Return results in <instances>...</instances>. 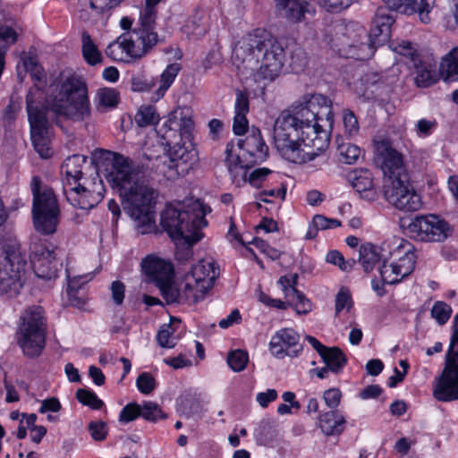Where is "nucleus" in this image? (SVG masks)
I'll return each mask as SVG.
<instances>
[{
  "instance_id": "nucleus-29",
  "label": "nucleus",
  "mask_w": 458,
  "mask_h": 458,
  "mask_svg": "<svg viewBox=\"0 0 458 458\" xmlns=\"http://www.w3.org/2000/svg\"><path fill=\"white\" fill-rule=\"evenodd\" d=\"M161 293L167 303H179V304H193L195 303V295H190L187 293L182 284L180 281L174 283L169 281L167 284L162 287Z\"/></svg>"
},
{
  "instance_id": "nucleus-24",
  "label": "nucleus",
  "mask_w": 458,
  "mask_h": 458,
  "mask_svg": "<svg viewBox=\"0 0 458 458\" xmlns=\"http://www.w3.org/2000/svg\"><path fill=\"white\" fill-rule=\"evenodd\" d=\"M278 14L292 22L301 21L310 13L306 0H275Z\"/></svg>"
},
{
  "instance_id": "nucleus-50",
  "label": "nucleus",
  "mask_w": 458,
  "mask_h": 458,
  "mask_svg": "<svg viewBox=\"0 0 458 458\" xmlns=\"http://www.w3.org/2000/svg\"><path fill=\"white\" fill-rule=\"evenodd\" d=\"M451 307L444 301H437L431 309V316L439 325H444L450 318Z\"/></svg>"
},
{
  "instance_id": "nucleus-28",
  "label": "nucleus",
  "mask_w": 458,
  "mask_h": 458,
  "mask_svg": "<svg viewBox=\"0 0 458 458\" xmlns=\"http://www.w3.org/2000/svg\"><path fill=\"white\" fill-rule=\"evenodd\" d=\"M415 70V83L420 88H428L438 81L435 64L421 58L411 65Z\"/></svg>"
},
{
  "instance_id": "nucleus-26",
  "label": "nucleus",
  "mask_w": 458,
  "mask_h": 458,
  "mask_svg": "<svg viewBox=\"0 0 458 458\" xmlns=\"http://www.w3.org/2000/svg\"><path fill=\"white\" fill-rule=\"evenodd\" d=\"M123 0H79L76 11L80 20L89 21L92 13H100L107 8L117 5Z\"/></svg>"
},
{
  "instance_id": "nucleus-54",
  "label": "nucleus",
  "mask_w": 458,
  "mask_h": 458,
  "mask_svg": "<svg viewBox=\"0 0 458 458\" xmlns=\"http://www.w3.org/2000/svg\"><path fill=\"white\" fill-rule=\"evenodd\" d=\"M157 340L163 348H173L175 346V338L173 336L171 325H163L157 333Z\"/></svg>"
},
{
  "instance_id": "nucleus-20",
  "label": "nucleus",
  "mask_w": 458,
  "mask_h": 458,
  "mask_svg": "<svg viewBox=\"0 0 458 458\" xmlns=\"http://www.w3.org/2000/svg\"><path fill=\"white\" fill-rule=\"evenodd\" d=\"M141 270L149 281L155 282L160 291L174 277V266L169 260L156 255H148L141 260Z\"/></svg>"
},
{
  "instance_id": "nucleus-1",
  "label": "nucleus",
  "mask_w": 458,
  "mask_h": 458,
  "mask_svg": "<svg viewBox=\"0 0 458 458\" xmlns=\"http://www.w3.org/2000/svg\"><path fill=\"white\" fill-rule=\"evenodd\" d=\"M321 115L332 120L331 101L321 94L311 95L293 113L284 110L279 114L274 124L273 140L284 159L303 164L315 158L317 154L309 149L327 138L318 123Z\"/></svg>"
},
{
  "instance_id": "nucleus-16",
  "label": "nucleus",
  "mask_w": 458,
  "mask_h": 458,
  "mask_svg": "<svg viewBox=\"0 0 458 458\" xmlns=\"http://www.w3.org/2000/svg\"><path fill=\"white\" fill-rule=\"evenodd\" d=\"M408 233L420 242H442L449 234L448 224L435 215L418 216L409 224Z\"/></svg>"
},
{
  "instance_id": "nucleus-40",
  "label": "nucleus",
  "mask_w": 458,
  "mask_h": 458,
  "mask_svg": "<svg viewBox=\"0 0 458 458\" xmlns=\"http://www.w3.org/2000/svg\"><path fill=\"white\" fill-rule=\"evenodd\" d=\"M192 150H189L184 145L175 144L170 150L169 157L182 167L191 168V163L194 158Z\"/></svg>"
},
{
  "instance_id": "nucleus-7",
  "label": "nucleus",
  "mask_w": 458,
  "mask_h": 458,
  "mask_svg": "<svg viewBox=\"0 0 458 458\" xmlns=\"http://www.w3.org/2000/svg\"><path fill=\"white\" fill-rule=\"evenodd\" d=\"M119 196L123 210L135 221L138 233L147 234L155 232L156 223L152 210L154 190L140 179L120 190Z\"/></svg>"
},
{
  "instance_id": "nucleus-14",
  "label": "nucleus",
  "mask_w": 458,
  "mask_h": 458,
  "mask_svg": "<svg viewBox=\"0 0 458 458\" xmlns=\"http://www.w3.org/2000/svg\"><path fill=\"white\" fill-rule=\"evenodd\" d=\"M383 196L390 205L405 212L416 211L421 206L420 197L411 186L408 174L384 179Z\"/></svg>"
},
{
  "instance_id": "nucleus-39",
  "label": "nucleus",
  "mask_w": 458,
  "mask_h": 458,
  "mask_svg": "<svg viewBox=\"0 0 458 458\" xmlns=\"http://www.w3.org/2000/svg\"><path fill=\"white\" fill-rule=\"evenodd\" d=\"M181 66L179 64L174 63L169 64L165 70L162 72L160 76V85L157 90L158 98L163 97L165 92L169 89V87L174 82L175 77L177 76Z\"/></svg>"
},
{
  "instance_id": "nucleus-17",
  "label": "nucleus",
  "mask_w": 458,
  "mask_h": 458,
  "mask_svg": "<svg viewBox=\"0 0 458 458\" xmlns=\"http://www.w3.org/2000/svg\"><path fill=\"white\" fill-rule=\"evenodd\" d=\"M56 250V248H49L38 243H33L30 246V262L38 277L48 281L57 277L63 262L57 258Z\"/></svg>"
},
{
  "instance_id": "nucleus-9",
  "label": "nucleus",
  "mask_w": 458,
  "mask_h": 458,
  "mask_svg": "<svg viewBox=\"0 0 458 458\" xmlns=\"http://www.w3.org/2000/svg\"><path fill=\"white\" fill-rule=\"evenodd\" d=\"M32 219L36 231L42 234H52L59 223L60 208L53 189L43 184L39 177L31 181Z\"/></svg>"
},
{
  "instance_id": "nucleus-42",
  "label": "nucleus",
  "mask_w": 458,
  "mask_h": 458,
  "mask_svg": "<svg viewBox=\"0 0 458 458\" xmlns=\"http://www.w3.org/2000/svg\"><path fill=\"white\" fill-rule=\"evenodd\" d=\"M158 120V114L156 113V109L152 106H140L135 115V122L140 127L155 124Z\"/></svg>"
},
{
  "instance_id": "nucleus-2",
  "label": "nucleus",
  "mask_w": 458,
  "mask_h": 458,
  "mask_svg": "<svg viewBox=\"0 0 458 458\" xmlns=\"http://www.w3.org/2000/svg\"><path fill=\"white\" fill-rule=\"evenodd\" d=\"M37 92L38 89H30L26 97L30 136L40 157L49 158L53 154L50 148V121L57 123L61 116L78 122L88 118L91 111L88 87L81 77L68 76L40 106L34 103L33 98Z\"/></svg>"
},
{
  "instance_id": "nucleus-58",
  "label": "nucleus",
  "mask_w": 458,
  "mask_h": 458,
  "mask_svg": "<svg viewBox=\"0 0 458 458\" xmlns=\"http://www.w3.org/2000/svg\"><path fill=\"white\" fill-rule=\"evenodd\" d=\"M136 385L140 393L148 394L156 388V380L150 373L143 372L139 375Z\"/></svg>"
},
{
  "instance_id": "nucleus-41",
  "label": "nucleus",
  "mask_w": 458,
  "mask_h": 458,
  "mask_svg": "<svg viewBox=\"0 0 458 458\" xmlns=\"http://www.w3.org/2000/svg\"><path fill=\"white\" fill-rule=\"evenodd\" d=\"M390 47L397 54L410 60L411 65L420 59V55L414 46L409 42L402 40L399 43H390Z\"/></svg>"
},
{
  "instance_id": "nucleus-8",
  "label": "nucleus",
  "mask_w": 458,
  "mask_h": 458,
  "mask_svg": "<svg viewBox=\"0 0 458 458\" xmlns=\"http://www.w3.org/2000/svg\"><path fill=\"white\" fill-rule=\"evenodd\" d=\"M92 161L98 173L103 174L106 181L118 193L140 179V173L133 162L123 155L105 150H95Z\"/></svg>"
},
{
  "instance_id": "nucleus-57",
  "label": "nucleus",
  "mask_w": 458,
  "mask_h": 458,
  "mask_svg": "<svg viewBox=\"0 0 458 458\" xmlns=\"http://www.w3.org/2000/svg\"><path fill=\"white\" fill-rule=\"evenodd\" d=\"M326 260L338 266L340 269L347 271L352 268L355 264L354 259L344 260V256L337 250H331L327 253Z\"/></svg>"
},
{
  "instance_id": "nucleus-55",
  "label": "nucleus",
  "mask_w": 458,
  "mask_h": 458,
  "mask_svg": "<svg viewBox=\"0 0 458 458\" xmlns=\"http://www.w3.org/2000/svg\"><path fill=\"white\" fill-rule=\"evenodd\" d=\"M343 122L344 132L349 137H353L359 132V123L353 112L349 109L344 111Z\"/></svg>"
},
{
  "instance_id": "nucleus-52",
  "label": "nucleus",
  "mask_w": 458,
  "mask_h": 458,
  "mask_svg": "<svg viewBox=\"0 0 458 458\" xmlns=\"http://www.w3.org/2000/svg\"><path fill=\"white\" fill-rule=\"evenodd\" d=\"M185 29L188 33H191L195 36H202L206 32V28L203 22L202 13H196L191 17L185 24Z\"/></svg>"
},
{
  "instance_id": "nucleus-47",
  "label": "nucleus",
  "mask_w": 458,
  "mask_h": 458,
  "mask_svg": "<svg viewBox=\"0 0 458 458\" xmlns=\"http://www.w3.org/2000/svg\"><path fill=\"white\" fill-rule=\"evenodd\" d=\"M76 398L82 404L89 406L95 410H99L104 405L102 400H100L94 392L87 389H78L76 392Z\"/></svg>"
},
{
  "instance_id": "nucleus-31",
  "label": "nucleus",
  "mask_w": 458,
  "mask_h": 458,
  "mask_svg": "<svg viewBox=\"0 0 458 458\" xmlns=\"http://www.w3.org/2000/svg\"><path fill=\"white\" fill-rule=\"evenodd\" d=\"M87 156L72 155L67 157L62 166L69 186L76 184L82 179V166L87 162Z\"/></svg>"
},
{
  "instance_id": "nucleus-44",
  "label": "nucleus",
  "mask_w": 458,
  "mask_h": 458,
  "mask_svg": "<svg viewBox=\"0 0 458 458\" xmlns=\"http://www.w3.org/2000/svg\"><path fill=\"white\" fill-rule=\"evenodd\" d=\"M181 282L182 284V287H184V290H186L189 296L195 295V303L202 300L205 294L208 293L206 290L201 289L196 279H194L189 274H186L181 279Z\"/></svg>"
},
{
  "instance_id": "nucleus-15",
  "label": "nucleus",
  "mask_w": 458,
  "mask_h": 458,
  "mask_svg": "<svg viewBox=\"0 0 458 458\" xmlns=\"http://www.w3.org/2000/svg\"><path fill=\"white\" fill-rule=\"evenodd\" d=\"M105 187L98 176L92 180H85L82 183L70 185L64 188L66 199L73 207L81 209H91L104 198Z\"/></svg>"
},
{
  "instance_id": "nucleus-64",
  "label": "nucleus",
  "mask_w": 458,
  "mask_h": 458,
  "mask_svg": "<svg viewBox=\"0 0 458 458\" xmlns=\"http://www.w3.org/2000/svg\"><path fill=\"white\" fill-rule=\"evenodd\" d=\"M341 397V391L337 388L327 390L323 396L326 404L331 409H335L339 405Z\"/></svg>"
},
{
  "instance_id": "nucleus-49",
  "label": "nucleus",
  "mask_w": 458,
  "mask_h": 458,
  "mask_svg": "<svg viewBox=\"0 0 458 458\" xmlns=\"http://www.w3.org/2000/svg\"><path fill=\"white\" fill-rule=\"evenodd\" d=\"M308 64V57L305 51L301 47H295L291 52L290 66L298 73L302 72Z\"/></svg>"
},
{
  "instance_id": "nucleus-5",
  "label": "nucleus",
  "mask_w": 458,
  "mask_h": 458,
  "mask_svg": "<svg viewBox=\"0 0 458 458\" xmlns=\"http://www.w3.org/2000/svg\"><path fill=\"white\" fill-rule=\"evenodd\" d=\"M206 210L199 199H190L176 205L169 204L161 213L160 225L173 241L199 242L207 226Z\"/></svg>"
},
{
  "instance_id": "nucleus-4",
  "label": "nucleus",
  "mask_w": 458,
  "mask_h": 458,
  "mask_svg": "<svg viewBox=\"0 0 458 458\" xmlns=\"http://www.w3.org/2000/svg\"><path fill=\"white\" fill-rule=\"evenodd\" d=\"M161 0H146V6L140 12L139 26L121 35L116 41L108 45L106 55L114 60L123 61L119 54L125 53L127 57L139 59L145 55L157 42L155 31L157 10L156 4Z\"/></svg>"
},
{
  "instance_id": "nucleus-45",
  "label": "nucleus",
  "mask_w": 458,
  "mask_h": 458,
  "mask_svg": "<svg viewBox=\"0 0 458 458\" xmlns=\"http://www.w3.org/2000/svg\"><path fill=\"white\" fill-rule=\"evenodd\" d=\"M175 242V252L174 256L176 260L181 263H184L190 260L193 255L192 245L197 242L183 240L174 241Z\"/></svg>"
},
{
  "instance_id": "nucleus-18",
  "label": "nucleus",
  "mask_w": 458,
  "mask_h": 458,
  "mask_svg": "<svg viewBox=\"0 0 458 458\" xmlns=\"http://www.w3.org/2000/svg\"><path fill=\"white\" fill-rule=\"evenodd\" d=\"M395 21L394 16L389 13L386 7H378L376 11L372 24L369 35V43H360L359 46L360 50L364 51L368 49L369 53L367 55H357L358 58H365L373 55L371 47H376L377 46L384 45L389 42L391 37V28Z\"/></svg>"
},
{
  "instance_id": "nucleus-3",
  "label": "nucleus",
  "mask_w": 458,
  "mask_h": 458,
  "mask_svg": "<svg viewBox=\"0 0 458 458\" xmlns=\"http://www.w3.org/2000/svg\"><path fill=\"white\" fill-rule=\"evenodd\" d=\"M284 49L264 31L250 33L235 45L232 62L240 73L255 81H273L281 72L284 62Z\"/></svg>"
},
{
  "instance_id": "nucleus-38",
  "label": "nucleus",
  "mask_w": 458,
  "mask_h": 458,
  "mask_svg": "<svg viewBox=\"0 0 458 458\" xmlns=\"http://www.w3.org/2000/svg\"><path fill=\"white\" fill-rule=\"evenodd\" d=\"M82 54L86 62L90 65H95L101 62V54L96 45L93 43L90 35L84 31L81 35Z\"/></svg>"
},
{
  "instance_id": "nucleus-36",
  "label": "nucleus",
  "mask_w": 458,
  "mask_h": 458,
  "mask_svg": "<svg viewBox=\"0 0 458 458\" xmlns=\"http://www.w3.org/2000/svg\"><path fill=\"white\" fill-rule=\"evenodd\" d=\"M156 169L168 181H174L188 172V167H182V164L175 163L169 157L160 160Z\"/></svg>"
},
{
  "instance_id": "nucleus-6",
  "label": "nucleus",
  "mask_w": 458,
  "mask_h": 458,
  "mask_svg": "<svg viewBox=\"0 0 458 458\" xmlns=\"http://www.w3.org/2000/svg\"><path fill=\"white\" fill-rule=\"evenodd\" d=\"M382 251L379 272L384 284H397L413 272L417 256L410 242L402 238L386 240L382 243Z\"/></svg>"
},
{
  "instance_id": "nucleus-33",
  "label": "nucleus",
  "mask_w": 458,
  "mask_h": 458,
  "mask_svg": "<svg viewBox=\"0 0 458 458\" xmlns=\"http://www.w3.org/2000/svg\"><path fill=\"white\" fill-rule=\"evenodd\" d=\"M319 356L330 369V371L335 374H339L347 363V358L343 351L338 347H327Z\"/></svg>"
},
{
  "instance_id": "nucleus-13",
  "label": "nucleus",
  "mask_w": 458,
  "mask_h": 458,
  "mask_svg": "<svg viewBox=\"0 0 458 458\" xmlns=\"http://www.w3.org/2000/svg\"><path fill=\"white\" fill-rule=\"evenodd\" d=\"M238 146L245 153L243 158L245 161H242L238 156L233 157L232 151L233 148V143L228 142L225 148V163L227 165L230 173H233L237 165L242 167L253 166L257 164L262 163L267 157L268 148L262 139L261 131L259 129L252 127L250 134L242 140L238 141Z\"/></svg>"
},
{
  "instance_id": "nucleus-34",
  "label": "nucleus",
  "mask_w": 458,
  "mask_h": 458,
  "mask_svg": "<svg viewBox=\"0 0 458 458\" xmlns=\"http://www.w3.org/2000/svg\"><path fill=\"white\" fill-rule=\"evenodd\" d=\"M120 101V93L114 88L98 89L96 94V109L104 113L115 108Z\"/></svg>"
},
{
  "instance_id": "nucleus-10",
  "label": "nucleus",
  "mask_w": 458,
  "mask_h": 458,
  "mask_svg": "<svg viewBox=\"0 0 458 458\" xmlns=\"http://www.w3.org/2000/svg\"><path fill=\"white\" fill-rule=\"evenodd\" d=\"M47 322L40 306L29 307L21 316L17 341L23 353L34 358L43 351L46 344Z\"/></svg>"
},
{
  "instance_id": "nucleus-56",
  "label": "nucleus",
  "mask_w": 458,
  "mask_h": 458,
  "mask_svg": "<svg viewBox=\"0 0 458 458\" xmlns=\"http://www.w3.org/2000/svg\"><path fill=\"white\" fill-rule=\"evenodd\" d=\"M141 406L137 403H131L125 405L119 415L121 423H128L140 416Z\"/></svg>"
},
{
  "instance_id": "nucleus-53",
  "label": "nucleus",
  "mask_w": 458,
  "mask_h": 458,
  "mask_svg": "<svg viewBox=\"0 0 458 458\" xmlns=\"http://www.w3.org/2000/svg\"><path fill=\"white\" fill-rule=\"evenodd\" d=\"M288 305L294 308L298 314H308L311 311V302L301 292H299L293 299H289Z\"/></svg>"
},
{
  "instance_id": "nucleus-37",
  "label": "nucleus",
  "mask_w": 458,
  "mask_h": 458,
  "mask_svg": "<svg viewBox=\"0 0 458 458\" xmlns=\"http://www.w3.org/2000/svg\"><path fill=\"white\" fill-rule=\"evenodd\" d=\"M458 47H454L440 64V72L445 76V80H458V55L455 52Z\"/></svg>"
},
{
  "instance_id": "nucleus-48",
  "label": "nucleus",
  "mask_w": 458,
  "mask_h": 458,
  "mask_svg": "<svg viewBox=\"0 0 458 458\" xmlns=\"http://www.w3.org/2000/svg\"><path fill=\"white\" fill-rule=\"evenodd\" d=\"M338 150L343 160L346 164H353L360 156V148L350 142L338 143Z\"/></svg>"
},
{
  "instance_id": "nucleus-30",
  "label": "nucleus",
  "mask_w": 458,
  "mask_h": 458,
  "mask_svg": "<svg viewBox=\"0 0 458 458\" xmlns=\"http://www.w3.org/2000/svg\"><path fill=\"white\" fill-rule=\"evenodd\" d=\"M352 187L368 201H374L377 197V191L374 188L372 174L368 170H361L352 178Z\"/></svg>"
},
{
  "instance_id": "nucleus-46",
  "label": "nucleus",
  "mask_w": 458,
  "mask_h": 458,
  "mask_svg": "<svg viewBox=\"0 0 458 458\" xmlns=\"http://www.w3.org/2000/svg\"><path fill=\"white\" fill-rule=\"evenodd\" d=\"M297 282V274L283 276L279 278L278 284L281 285L282 291L284 293V298L286 300L291 298L293 299L294 296L300 292L296 289Z\"/></svg>"
},
{
  "instance_id": "nucleus-63",
  "label": "nucleus",
  "mask_w": 458,
  "mask_h": 458,
  "mask_svg": "<svg viewBox=\"0 0 458 458\" xmlns=\"http://www.w3.org/2000/svg\"><path fill=\"white\" fill-rule=\"evenodd\" d=\"M313 224L319 230H327L341 226L342 223L340 220L335 218H327L322 215H316L313 216Z\"/></svg>"
},
{
  "instance_id": "nucleus-51",
  "label": "nucleus",
  "mask_w": 458,
  "mask_h": 458,
  "mask_svg": "<svg viewBox=\"0 0 458 458\" xmlns=\"http://www.w3.org/2000/svg\"><path fill=\"white\" fill-rule=\"evenodd\" d=\"M140 416L146 420L155 422L159 418L165 419L166 416L162 412L159 406L152 402H145L141 406Z\"/></svg>"
},
{
  "instance_id": "nucleus-12",
  "label": "nucleus",
  "mask_w": 458,
  "mask_h": 458,
  "mask_svg": "<svg viewBox=\"0 0 458 458\" xmlns=\"http://www.w3.org/2000/svg\"><path fill=\"white\" fill-rule=\"evenodd\" d=\"M455 331L445 357V366L436 378L433 396L440 402L458 400V314L454 318Z\"/></svg>"
},
{
  "instance_id": "nucleus-32",
  "label": "nucleus",
  "mask_w": 458,
  "mask_h": 458,
  "mask_svg": "<svg viewBox=\"0 0 458 458\" xmlns=\"http://www.w3.org/2000/svg\"><path fill=\"white\" fill-rule=\"evenodd\" d=\"M382 253V244L379 247L369 242L360 245L359 250V262L365 272L371 271L377 263L383 261Z\"/></svg>"
},
{
  "instance_id": "nucleus-25",
  "label": "nucleus",
  "mask_w": 458,
  "mask_h": 458,
  "mask_svg": "<svg viewBox=\"0 0 458 458\" xmlns=\"http://www.w3.org/2000/svg\"><path fill=\"white\" fill-rule=\"evenodd\" d=\"M234 109L233 131L236 135H242L247 131L249 125L246 118V114L249 112V97L247 92L242 90L236 91Z\"/></svg>"
},
{
  "instance_id": "nucleus-62",
  "label": "nucleus",
  "mask_w": 458,
  "mask_h": 458,
  "mask_svg": "<svg viewBox=\"0 0 458 458\" xmlns=\"http://www.w3.org/2000/svg\"><path fill=\"white\" fill-rule=\"evenodd\" d=\"M318 4L328 12L338 13L351 4V0H318Z\"/></svg>"
},
{
  "instance_id": "nucleus-59",
  "label": "nucleus",
  "mask_w": 458,
  "mask_h": 458,
  "mask_svg": "<svg viewBox=\"0 0 458 458\" xmlns=\"http://www.w3.org/2000/svg\"><path fill=\"white\" fill-rule=\"evenodd\" d=\"M89 431L95 441H103L106 438L108 428L103 420L91 421L89 424Z\"/></svg>"
},
{
  "instance_id": "nucleus-19",
  "label": "nucleus",
  "mask_w": 458,
  "mask_h": 458,
  "mask_svg": "<svg viewBox=\"0 0 458 458\" xmlns=\"http://www.w3.org/2000/svg\"><path fill=\"white\" fill-rule=\"evenodd\" d=\"M376 161L384 174V179L408 174L403 165L402 154L394 149L387 140L376 143Z\"/></svg>"
},
{
  "instance_id": "nucleus-22",
  "label": "nucleus",
  "mask_w": 458,
  "mask_h": 458,
  "mask_svg": "<svg viewBox=\"0 0 458 458\" xmlns=\"http://www.w3.org/2000/svg\"><path fill=\"white\" fill-rule=\"evenodd\" d=\"M200 285V288L208 292L218 277L219 269L211 259H204L195 264L188 273Z\"/></svg>"
},
{
  "instance_id": "nucleus-11",
  "label": "nucleus",
  "mask_w": 458,
  "mask_h": 458,
  "mask_svg": "<svg viewBox=\"0 0 458 458\" xmlns=\"http://www.w3.org/2000/svg\"><path fill=\"white\" fill-rule=\"evenodd\" d=\"M26 259L19 244H5L0 251V294L9 298L19 294L23 285Z\"/></svg>"
},
{
  "instance_id": "nucleus-60",
  "label": "nucleus",
  "mask_w": 458,
  "mask_h": 458,
  "mask_svg": "<svg viewBox=\"0 0 458 458\" xmlns=\"http://www.w3.org/2000/svg\"><path fill=\"white\" fill-rule=\"evenodd\" d=\"M67 296L70 305L76 308H82L86 303V296L81 291H76L74 283L67 285Z\"/></svg>"
},
{
  "instance_id": "nucleus-27",
  "label": "nucleus",
  "mask_w": 458,
  "mask_h": 458,
  "mask_svg": "<svg viewBox=\"0 0 458 458\" xmlns=\"http://www.w3.org/2000/svg\"><path fill=\"white\" fill-rule=\"evenodd\" d=\"M345 419L338 411L319 415L318 426L326 436L340 435L344 429Z\"/></svg>"
},
{
  "instance_id": "nucleus-35",
  "label": "nucleus",
  "mask_w": 458,
  "mask_h": 458,
  "mask_svg": "<svg viewBox=\"0 0 458 458\" xmlns=\"http://www.w3.org/2000/svg\"><path fill=\"white\" fill-rule=\"evenodd\" d=\"M436 0H409L408 5L403 10L404 14L411 15L418 13L420 20L423 23H428L430 21L429 13L435 5Z\"/></svg>"
},
{
  "instance_id": "nucleus-61",
  "label": "nucleus",
  "mask_w": 458,
  "mask_h": 458,
  "mask_svg": "<svg viewBox=\"0 0 458 458\" xmlns=\"http://www.w3.org/2000/svg\"><path fill=\"white\" fill-rule=\"evenodd\" d=\"M352 307V297L346 288H341L335 297V315L337 316L344 309L349 310Z\"/></svg>"
},
{
  "instance_id": "nucleus-21",
  "label": "nucleus",
  "mask_w": 458,
  "mask_h": 458,
  "mask_svg": "<svg viewBox=\"0 0 458 458\" xmlns=\"http://www.w3.org/2000/svg\"><path fill=\"white\" fill-rule=\"evenodd\" d=\"M300 335L293 328H283L278 330L276 335L271 338L269 346L270 351L277 358H282L285 355L291 357H297L302 351V347L298 349H292L299 344Z\"/></svg>"
},
{
  "instance_id": "nucleus-23",
  "label": "nucleus",
  "mask_w": 458,
  "mask_h": 458,
  "mask_svg": "<svg viewBox=\"0 0 458 458\" xmlns=\"http://www.w3.org/2000/svg\"><path fill=\"white\" fill-rule=\"evenodd\" d=\"M165 124L170 130H178L182 137L190 140L194 128L192 111L188 107H178L169 114Z\"/></svg>"
},
{
  "instance_id": "nucleus-43",
  "label": "nucleus",
  "mask_w": 458,
  "mask_h": 458,
  "mask_svg": "<svg viewBox=\"0 0 458 458\" xmlns=\"http://www.w3.org/2000/svg\"><path fill=\"white\" fill-rule=\"evenodd\" d=\"M249 361L247 352L242 350H234L229 352L227 356V363L229 367L235 372L242 371Z\"/></svg>"
}]
</instances>
